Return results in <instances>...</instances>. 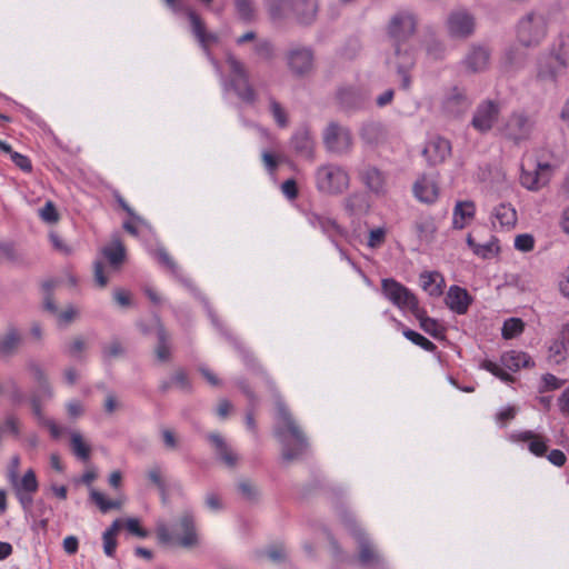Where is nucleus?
Segmentation results:
<instances>
[{
    "mask_svg": "<svg viewBox=\"0 0 569 569\" xmlns=\"http://www.w3.org/2000/svg\"><path fill=\"white\" fill-rule=\"evenodd\" d=\"M417 27L416 17L406 10L395 13L387 26L388 37L395 49L386 59V67L393 71H409L415 67V57L407 48V41L413 36Z\"/></svg>",
    "mask_w": 569,
    "mask_h": 569,
    "instance_id": "f257e3e1",
    "label": "nucleus"
},
{
    "mask_svg": "<svg viewBox=\"0 0 569 569\" xmlns=\"http://www.w3.org/2000/svg\"><path fill=\"white\" fill-rule=\"evenodd\" d=\"M274 435L281 443L282 459L286 461L298 459L307 450L308 442L306 437L281 401H277Z\"/></svg>",
    "mask_w": 569,
    "mask_h": 569,
    "instance_id": "f03ea898",
    "label": "nucleus"
},
{
    "mask_svg": "<svg viewBox=\"0 0 569 569\" xmlns=\"http://www.w3.org/2000/svg\"><path fill=\"white\" fill-rule=\"evenodd\" d=\"M341 522L353 536L358 543L359 555L358 561L366 569H380L385 567V559L380 555L377 547L367 536L365 530L357 523L353 513L348 510L339 512Z\"/></svg>",
    "mask_w": 569,
    "mask_h": 569,
    "instance_id": "7ed1b4c3",
    "label": "nucleus"
},
{
    "mask_svg": "<svg viewBox=\"0 0 569 569\" xmlns=\"http://www.w3.org/2000/svg\"><path fill=\"white\" fill-rule=\"evenodd\" d=\"M515 34L522 48L538 47L548 34V19L539 11L523 14L515 26Z\"/></svg>",
    "mask_w": 569,
    "mask_h": 569,
    "instance_id": "20e7f679",
    "label": "nucleus"
},
{
    "mask_svg": "<svg viewBox=\"0 0 569 569\" xmlns=\"http://www.w3.org/2000/svg\"><path fill=\"white\" fill-rule=\"evenodd\" d=\"M157 537L166 545L178 543L182 547H192L197 543L194 520L191 513H183L170 528L164 522L157 526Z\"/></svg>",
    "mask_w": 569,
    "mask_h": 569,
    "instance_id": "39448f33",
    "label": "nucleus"
},
{
    "mask_svg": "<svg viewBox=\"0 0 569 569\" xmlns=\"http://www.w3.org/2000/svg\"><path fill=\"white\" fill-rule=\"evenodd\" d=\"M317 189L326 194H341L350 184L348 171L336 163H326L317 168L315 173Z\"/></svg>",
    "mask_w": 569,
    "mask_h": 569,
    "instance_id": "423d86ee",
    "label": "nucleus"
},
{
    "mask_svg": "<svg viewBox=\"0 0 569 569\" xmlns=\"http://www.w3.org/2000/svg\"><path fill=\"white\" fill-rule=\"evenodd\" d=\"M381 291L386 299L401 311L418 312L419 302L417 297L395 279H383L381 281Z\"/></svg>",
    "mask_w": 569,
    "mask_h": 569,
    "instance_id": "0eeeda50",
    "label": "nucleus"
},
{
    "mask_svg": "<svg viewBox=\"0 0 569 569\" xmlns=\"http://www.w3.org/2000/svg\"><path fill=\"white\" fill-rule=\"evenodd\" d=\"M323 146L329 153L342 156L352 148L350 130L337 122H330L322 133Z\"/></svg>",
    "mask_w": 569,
    "mask_h": 569,
    "instance_id": "6e6552de",
    "label": "nucleus"
},
{
    "mask_svg": "<svg viewBox=\"0 0 569 569\" xmlns=\"http://www.w3.org/2000/svg\"><path fill=\"white\" fill-rule=\"evenodd\" d=\"M248 73H221L220 82L227 98H238L243 102L254 100V91L249 84Z\"/></svg>",
    "mask_w": 569,
    "mask_h": 569,
    "instance_id": "1a4fd4ad",
    "label": "nucleus"
},
{
    "mask_svg": "<svg viewBox=\"0 0 569 569\" xmlns=\"http://www.w3.org/2000/svg\"><path fill=\"white\" fill-rule=\"evenodd\" d=\"M528 167L529 163L521 166L520 183L523 188L537 191L549 182L552 171L550 163L537 162L532 164V169Z\"/></svg>",
    "mask_w": 569,
    "mask_h": 569,
    "instance_id": "9d476101",
    "label": "nucleus"
},
{
    "mask_svg": "<svg viewBox=\"0 0 569 569\" xmlns=\"http://www.w3.org/2000/svg\"><path fill=\"white\" fill-rule=\"evenodd\" d=\"M306 219L310 227L319 229L326 237H328L331 240L335 247L339 250L341 258L350 261L346 252L339 247V244L336 241L337 237H345L347 232L340 224H338V222L335 219L323 214H319L317 212H308L306 214Z\"/></svg>",
    "mask_w": 569,
    "mask_h": 569,
    "instance_id": "9b49d317",
    "label": "nucleus"
},
{
    "mask_svg": "<svg viewBox=\"0 0 569 569\" xmlns=\"http://www.w3.org/2000/svg\"><path fill=\"white\" fill-rule=\"evenodd\" d=\"M14 490L16 497L19 500L22 509L29 511L33 503L32 495L38 490V480L32 469H29L24 475L9 481Z\"/></svg>",
    "mask_w": 569,
    "mask_h": 569,
    "instance_id": "f8f14e48",
    "label": "nucleus"
},
{
    "mask_svg": "<svg viewBox=\"0 0 569 569\" xmlns=\"http://www.w3.org/2000/svg\"><path fill=\"white\" fill-rule=\"evenodd\" d=\"M508 441L517 445H526L529 452L536 457H545L548 451L549 439L531 430H516L507 436Z\"/></svg>",
    "mask_w": 569,
    "mask_h": 569,
    "instance_id": "ddd939ff",
    "label": "nucleus"
},
{
    "mask_svg": "<svg viewBox=\"0 0 569 569\" xmlns=\"http://www.w3.org/2000/svg\"><path fill=\"white\" fill-rule=\"evenodd\" d=\"M499 113V103L492 100L482 101L473 112L471 126L480 133L489 132L497 122Z\"/></svg>",
    "mask_w": 569,
    "mask_h": 569,
    "instance_id": "4468645a",
    "label": "nucleus"
},
{
    "mask_svg": "<svg viewBox=\"0 0 569 569\" xmlns=\"http://www.w3.org/2000/svg\"><path fill=\"white\" fill-rule=\"evenodd\" d=\"M117 201L119 206L131 217V221L123 222V229L144 242L156 240L154 232L150 223L142 217L138 216L120 196L117 197Z\"/></svg>",
    "mask_w": 569,
    "mask_h": 569,
    "instance_id": "2eb2a0df",
    "label": "nucleus"
},
{
    "mask_svg": "<svg viewBox=\"0 0 569 569\" xmlns=\"http://www.w3.org/2000/svg\"><path fill=\"white\" fill-rule=\"evenodd\" d=\"M475 17L467 10H457L447 19V30L450 37L466 39L475 32Z\"/></svg>",
    "mask_w": 569,
    "mask_h": 569,
    "instance_id": "dca6fc26",
    "label": "nucleus"
},
{
    "mask_svg": "<svg viewBox=\"0 0 569 569\" xmlns=\"http://www.w3.org/2000/svg\"><path fill=\"white\" fill-rule=\"evenodd\" d=\"M531 131V120L523 113H513L506 122L502 134L515 143H520L530 137Z\"/></svg>",
    "mask_w": 569,
    "mask_h": 569,
    "instance_id": "f3484780",
    "label": "nucleus"
},
{
    "mask_svg": "<svg viewBox=\"0 0 569 569\" xmlns=\"http://www.w3.org/2000/svg\"><path fill=\"white\" fill-rule=\"evenodd\" d=\"M286 60L291 71H310L315 68V52L308 46H292L287 51Z\"/></svg>",
    "mask_w": 569,
    "mask_h": 569,
    "instance_id": "a211bd4d",
    "label": "nucleus"
},
{
    "mask_svg": "<svg viewBox=\"0 0 569 569\" xmlns=\"http://www.w3.org/2000/svg\"><path fill=\"white\" fill-rule=\"evenodd\" d=\"M187 16L189 18L193 36L198 40L200 47L202 48L207 57H210L211 46L217 44L219 42L218 34L214 32L207 31L203 20L194 10L188 9Z\"/></svg>",
    "mask_w": 569,
    "mask_h": 569,
    "instance_id": "6ab92c4d",
    "label": "nucleus"
},
{
    "mask_svg": "<svg viewBox=\"0 0 569 569\" xmlns=\"http://www.w3.org/2000/svg\"><path fill=\"white\" fill-rule=\"evenodd\" d=\"M290 146L299 157L306 159L313 158L315 139L307 126H301L293 132Z\"/></svg>",
    "mask_w": 569,
    "mask_h": 569,
    "instance_id": "aec40b11",
    "label": "nucleus"
},
{
    "mask_svg": "<svg viewBox=\"0 0 569 569\" xmlns=\"http://www.w3.org/2000/svg\"><path fill=\"white\" fill-rule=\"evenodd\" d=\"M412 191L418 201L427 204L436 202L439 197V187L436 179L427 174L417 179Z\"/></svg>",
    "mask_w": 569,
    "mask_h": 569,
    "instance_id": "412c9836",
    "label": "nucleus"
},
{
    "mask_svg": "<svg viewBox=\"0 0 569 569\" xmlns=\"http://www.w3.org/2000/svg\"><path fill=\"white\" fill-rule=\"evenodd\" d=\"M33 371H34V378L38 381V388L34 391L32 399H31L32 411H33V415L37 417V419H42L41 403L44 400L51 399L53 396V392H52L51 386L49 385V382L46 379L43 371L38 367H36Z\"/></svg>",
    "mask_w": 569,
    "mask_h": 569,
    "instance_id": "4be33fe9",
    "label": "nucleus"
},
{
    "mask_svg": "<svg viewBox=\"0 0 569 569\" xmlns=\"http://www.w3.org/2000/svg\"><path fill=\"white\" fill-rule=\"evenodd\" d=\"M472 301V297L468 293V291L465 288H461L459 286H451L448 289L446 296V305L452 312L457 315L467 313Z\"/></svg>",
    "mask_w": 569,
    "mask_h": 569,
    "instance_id": "5701e85b",
    "label": "nucleus"
},
{
    "mask_svg": "<svg viewBox=\"0 0 569 569\" xmlns=\"http://www.w3.org/2000/svg\"><path fill=\"white\" fill-rule=\"evenodd\" d=\"M490 50L485 46H472L466 54L462 66L467 71H482L490 64Z\"/></svg>",
    "mask_w": 569,
    "mask_h": 569,
    "instance_id": "b1692460",
    "label": "nucleus"
},
{
    "mask_svg": "<svg viewBox=\"0 0 569 569\" xmlns=\"http://www.w3.org/2000/svg\"><path fill=\"white\" fill-rule=\"evenodd\" d=\"M360 176L362 182L371 192L376 194L387 192V177L378 168L369 166L361 171Z\"/></svg>",
    "mask_w": 569,
    "mask_h": 569,
    "instance_id": "393cba45",
    "label": "nucleus"
},
{
    "mask_svg": "<svg viewBox=\"0 0 569 569\" xmlns=\"http://www.w3.org/2000/svg\"><path fill=\"white\" fill-rule=\"evenodd\" d=\"M476 214V204L470 200L457 201L452 211V228L463 229Z\"/></svg>",
    "mask_w": 569,
    "mask_h": 569,
    "instance_id": "a878e982",
    "label": "nucleus"
},
{
    "mask_svg": "<svg viewBox=\"0 0 569 569\" xmlns=\"http://www.w3.org/2000/svg\"><path fill=\"white\" fill-rule=\"evenodd\" d=\"M451 153V143L448 139L437 137L430 140L425 148V154L432 163H439L446 160Z\"/></svg>",
    "mask_w": 569,
    "mask_h": 569,
    "instance_id": "bb28decb",
    "label": "nucleus"
},
{
    "mask_svg": "<svg viewBox=\"0 0 569 569\" xmlns=\"http://www.w3.org/2000/svg\"><path fill=\"white\" fill-rule=\"evenodd\" d=\"M291 8L299 23L311 24L318 13V0H293Z\"/></svg>",
    "mask_w": 569,
    "mask_h": 569,
    "instance_id": "cd10ccee",
    "label": "nucleus"
},
{
    "mask_svg": "<svg viewBox=\"0 0 569 569\" xmlns=\"http://www.w3.org/2000/svg\"><path fill=\"white\" fill-rule=\"evenodd\" d=\"M491 222L495 228L499 224L501 228L510 229L517 222V211L509 203H500L493 209Z\"/></svg>",
    "mask_w": 569,
    "mask_h": 569,
    "instance_id": "c85d7f7f",
    "label": "nucleus"
},
{
    "mask_svg": "<svg viewBox=\"0 0 569 569\" xmlns=\"http://www.w3.org/2000/svg\"><path fill=\"white\" fill-rule=\"evenodd\" d=\"M528 54L519 46L511 44L507 47L500 57V62L503 68L520 69L525 67Z\"/></svg>",
    "mask_w": 569,
    "mask_h": 569,
    "instance_id": "c756f323",
    "label": "nucleus"
},
{
    "mask_svg": "<svg viewBox=\"0 0 569 569\" xmlns=\"http://www.w3.org/2000/svg\"><path fill=\"white\" fill-rule=\"evenodd\" d=\"M208 438L211 441L212 446L214 447L216 453L219 457V459L223 461V463L227 467H234L238 461V456L228 446L224 439L218 433H210Z\"/></svg>",
    "mask_w": 569,
    "mask_h": 569,
    "instance_id": "7c9ffc66",
    "label": "nucleus"
},
{
    "mask_svg": "<svg viewBox=\"0 0 569 569\" xmlns=\"http://www.w3.org/2000/svg\"><path fill=\"white\" fill-rule=\"evenodd\" d=\"M22 342L21 332L13 326L8 327L7 331L0 336V355H13Z\"/></svg>",
    "mask_w": 569,
    "mask_h": 569,
    "instance_id": "2f4dec72",
    "label": "nucleus"
},
{
    "mask_svg": "<svg viewBox=\"0 0 569 569\" xmlns=\"http://www.w3.org/2000/svg\"><path fill=\"white\" fill-rule=\"evenodd\" d=\"M500 362L510 371H518L521 368L532 365L531 358L526 352L517 350L503 352L500 357Z\"/></svg>",
    "mask_w": 569,
    "mask_h": 569,
    "instance_id": "473e14b6",
    "label": "nucleus"
},
{
    "mask_svg": "<svg viewBox=\"0 0 569 569\" xmlns=\"http://www.w3.org/2000/svg\"><path fill=\"white\" fill-rule=\"evenodd\" d=\"M338 98L343 108L357 110L363 108L368 98L355 88H343L339 90Z\"/></svg>",
    "mask_w": 569,
    "mask_h": 569,
    "instance_id": "72a5a7b5",
    "label": "nucleus"
},
{
    "mask_svg": "<svg viewBox=\"0 0 569 569\" xmlns=\"http://www.w3.org/2000/svg\"><path fill=\"white\" fill-rule=\"evenodd\" d=\"M443 278L439 272L426 271L420 274L421 288L432 297H439L442 293Z\"/></svg>",
    "mask_w": 569,
    "mask_h": 569,
    "instance_id": "f704fd0d",
    "label": "nucleus"
},
{
    "mask_svg": "<svg viewBox=\"0 0 569 569\" xmlns=\"http://www.w3.org/2000/svg\"><path fill=\"white\" fill-rule=\"evenodd\" d=\"M415 231L418 238L425 242H431L437 231L435 219L431 216L420 217L415 221Z\"/></svg>",
    "mask_w": 569,
    "mask_h": 569,
    "instance_id": "c9c22d12",
    "label": "nucleus"
},
{
    "mask_svg": "<svg viewBox=\"0 0 569 569\" xmlns=\"http://www.w3.org/2000/svg\"><path fill=\"white\" fill-rule=\"evenodd\" d=\"M102 254L113 269H118L124 260L126 250L119 239H114L109 246L102 249Z\"/></svg>",
    "mask_w": 569,
    "mask_h": 569,
    "instance_id": "e433bc0d",
    "label": "nucleus"
},
{
    "mask_svg": "<svg viewBox=\"0 0 569 569\" xmlns=\"http://www.w3.org/2000/svg\"><path fill=\"white\" fill-rule=\"evenodd\" d=\"M412 315L419 320L420 327L426 333L437 339L443 337V328L435 319L427 317L420 307H418V312H412Z\"/></svg>",
    "mask_w": 569,
    "mask_h": 569,
    "instance_id": "4c0bfd02",
    "label": "nucleus"
},
{
    "mask_svg": "<svg viewBox=\"0 0 569 569\" xmlns=\"http://www.w3.org/2000/svg\"><path fill=\"white\" fill-rule=\"evenodd\" d=\"M70 446L78 459L87 461L90 458V446L83 440L80 432L72 431L70 433Z\"/></svg>",
    "mask_w": 569,
    "mask_h": 569,
    "instance_id": "58836bf2",
    "label": "nucleus"
},
{
    "mask_svg": "<svg viewBox=\"0 0 569 569\" xmlns=\"http://www.w3.org/2000/svg\"><path fill=\"white\" fill-rule=\"evenodd\" d=\"M154 322L157 326V337H158V346L156 349V353L160 361H166L167 359H169V356H170V348L168 345V335L157 317L154 318Z\"/></svg>",
    "mask_w": 569,
    "mask_h": 569,
    "instance_id": "ea45409f",
    "label": "nucleus"
},
{
    "mask_svg": "<svg viewBox=\"0 0 569 569\" xmlns=\"http://www.w3.org/2000/svg\"><path fill=\"white\" fill-rule=\"evenodd\" d=\"M171 385L177 387L178 389L182 391H190L191 390V382L187 376V373L183 370L176 371L170 381H163L160 386V389L162 391H167Z\"/></svg>",
    "mask_w": 569,
    "mask_h": 569,
    "instance_id": "a19ab883",
    "label": "nucleus"
},
{
    "mask_svg": "<svg viewBox=\"0 0 569 569\" xmlns=\"http://www.w3.org/2000/svg\"><path fill=\"white\" fill-rule=\"evenodd\" d=\"M345 208L351 214H359L368 210V203L362 194L353 193L345 200Z\"/></svg>",
    "mask_w": 569,
    "mask_h": 569,
    "instance_id": "79ce46f5",
    "label": "nucleus"
},
{
    "mask_svg": "<svg viewBox=\"0 0 569 569\" xmlns=\"http://www.w3.org/2000/svg\"><path fill=\"white\" fill-rule=\"evenodd\" d=\"M148 250L150 253L154 254V257L159 260L160 263H162L164 267L170 269L174 274L178 276L179 268L176 264V262L172 260V258L169 256V253L166 251V249L157 243V247L153 249L151 244L148 246Z\"/></svg>",
    "mask_w": 569,
    "mask_h": 569,
    "instance_id": "37998d69",
    "label": "nucleus"
},
{
    "mask_svg": "<svg viewBox=\"0 0 569 569\" xmlns=\"http://www.w3.org/2000/svg\"><path fill=\"white\" fill-rule=\"evenodd\" d=\"M264 2L273 21L282 20L290 4L289 0H264Z\"/></svg>",
    "mask_w": 569,
    "mask_h": 569,
    "instance_id": "c03bdc74",
    "label": "nucleus"
},
{
    "mask_svg": "<svg viewBox=\"0 0 569 569\" xmlns=\"http://www.w3.org/2000/svg\"><path fill=\"white\" fill-rule=\"evenodd\" d=\"M569 347L568 342L562 338L555 340L548 350V357L555 363H560L566 359L567 348Z\"/></svg>",
    "mask_w": 569,
    "mask_h": 569,
    "instance_id": "a18cd8bd",
    "label": "nucleus"
},
{
    "mask_svg": "<svg viewBox=\"0 0 569 569\" xmlns=\"http://www.w3.org/2000/svg\"><path fill=\"white\" fill-rule=\"evenodd\" d=\"M523 322L519 318H510L503 322L502 337L505 339H512L519 336L523 331Z\"/></svg>",
    "mask_w": 569,
    "mask_h": 569,
    "instance_id": "49530a36",
    "label": "nucleus"
},
{
    "mask_svg": "<svg viewBox=\"0 0 569 569\" xmlns=\"http://www.w3.org/2000/svg\"><path fill=\"white\" fill-rule=\"evenodd\" d=\"M480 369H483L490 373H492L495 377L500 379L501 381L509 383L513 381V377L506 372L498 363L491 361V360H483L480 363Z\"/></svg>",
    "mask_w": 569,
    "mask_h": 569,
    "instance_id": "de8ad7c7",
    "label": "nucleus"
},
{
    "mask_svg": "<svg viewBox=\"0 0 569 569\" xmlns=\"http://www.w3.org/2000/svg\"><path fill=\"white\" fill-rule=\"evenodd\" d=\"M270 113L278 127L286 128L289 124L286 109L273 99L270 100Z\"/></svg>",
    "mask_w": 569,
    "mask_h": 569,
    "instance_id": "09e8293b",
    "label": "nucleus"
},
{
    "mask_svg": "<svg viewBox=\"0 0 569 569\" xmlns=\"http://www.w3.org/2000/svg\"><path fill=\"white\" fill-rule=\"evenodd\" d=\"M90 497L102 512H107L111 509H118L120 507L118 501L107 499L103 493L97 491L96 489L91 490Z\"/></svg>",
    "mask_w": 569,
    "mask_h": 569,
    "instance_id": "8fccbe9b",
    "label": "nucleus"
},
{
    "mask_svg": "<svg viewBox=\"0 0 569 569\" xmlns=\"http://www.w3.org/2000/svg\"><path fill=\"white\" fill-rule=\"evenodd\" d=\"M147 477L164 496L166 482H164V478H163L162 467L159 465L151 466L147 471Z\"/></svg>",
    "mask_w": 569,
    "mask_h": 569,
    "instance_id": "3c124183",
    "label": "nucleus"
},
{
    "mask_svg": "<svg viewBox=\"0 0 569 569\" xmlns=\"http://www.w3.org/2000/svg\"><path fill=\"white\" fill-rule=\"evenodd\" d=\"M403 336L408 340H410L412 343L421 347L426 351H433L436 349V346L433 342H431L426 337H423L422 335H420L411 329L403 330Z\"/></svg>",
    "mask_w": 569,
    "mask_h": 569,
    "instance_id": "603ef678",
    "label": "nucleus"
},
{
    "mask_svg": "<svg viewBox=\"0 0 569 569\" xmlns=\"http://www.w3.org/2000/svg\"><path fill=\"white\" fill-rule=\"evenodd\" d=\"M238 490L247 501L254 502L258 500L259 491L252 482L248 480L239 481Z\"/></svg>",
    "mask_w": 569,
    "mask_h": 569,
    "instance_id": "864d4df0",
    "label": "nucleus"
},
{
    "mask_svg": "<svg viewBox=\"0 0 569 569\" xmlns=\"http://www.w3.org/2000/svg\"><path fill=\"white\" fill-rule=\"evenodd\" d=\"M499 251L498 241L495 238H491L486 243H478V247L476 249L477 256L487 259L493 257Z\"/></svg>",
    "mask_w": 569,
    "mask_h": 569,
    "instance_id": "5fc2aeb1",
    "label": "nucleus"
},
{
    "mask_svg": "<svg viewBox=\"0 0 569 569\" xmlns=\"http://www.w3.org/2000/svg\"><path fill=\"white\" fill-rule=\"evenodd\" d=\"M518 411L519 409L516 406L503 407L496 413V422L499 425V427L503 428L508 425L509 421L515 419Z\"/></svg>",
    "mask_w": 569,
    "mask_h": 569,
    "instance_id": "6e6d98bb",
    "label": "nucleus"
},
{
    "mask_svg": "<svg viewBox=\"0 0 569 569\" xmlns=\"http://www.w3.org/2000/svg\"><path fill=\"white\" fill-rule=\"evenodd\" d=\"M236 9L240 19L250 21L254 17V8L251 0H234Z\"/></svg>",
    "mask_w": 569,
    "mask_h": 569,
    "instance_id": "4d7b16f0",
    "label": "nucleus"
},
{
    "mask_svg": "<svg viewBox=\"0 0 569 569\" xmlns=\"http://www.w3.org/2000/svg\"><path fill=\"white\" fill-rule=\"evenodd\" d=\"M562 386V381L555 375L546 373L541 377L539 392H546L550 390H557Z\"/></svg>",
    "mask_w": 569,
    "mask_h": 569,
    "instance_id": "13d9d810",
    "label": "nucleus"
},
{
    "mask_svg": "<svg viewBox=\"0 0 569 569\" xmlns=\"http://www.w3.org/2000/svg\"><path fill=\"white\" fill-rule=\"evenodd\" d=\"M535 247V239L529 233L518 234L515 239V248L521 252H529Z\"/></svg>",
    "mask_w": 569,
    "mask_h": 569,
    "instance_id": "bf43d9fd",
    "label": "nucleus"
},
{
    "mask_svg": "<svg viewBox=\"0 0 569 569\" xmlns=\"http://www.w3.org/2000/svg\"><path fill=\"white\" fill-rule=\"evenodd\" d=\"M39 216L43 221L48 223H54L59 220V214L51 201H47L46 204L39 210Z\"/></svg>",
    "mask_w": 569,
    "mask_h": 569,
    "instance_id": "052dcab7",
    "label": "nucleus"
},
{
    "mask_svg": "<svg viewBox=\"0 0 569 569\" xmlns=\"http://www.w3.org/2000/svg\"><path fill=\"white\" fill-rule=\"evenodd\" d=\"M378 133H379V126L375 122L365 123L360 129V137L369 143H372L376 141Z\"/></svg>",
    "mask_w": 569,
    "mask_h": 569,
    "instance_id": "680f3d73",
    "label": "nucleus"
},
{
    "mask_svg": "<svg viewBox=\"0 0 569 569\" xmlns=\"http://www.w3.org/2000/svg\"><path fill=\"white\" fill-rule=\"evenodd\" d=\"M386 239V229L382 227L370 230L367 246L375 249L380 247Z\"/></svg>",
    "mask_w": 569,
    "mask_h": 569,
    "instance_id": "e2e57ef3",
    "label": "nucleus"
},
{
    "mask_svg": "<svg viewBox=\"0 0 569 569\" xmlns=\"http://www.w3.org/2000/svg\"><path fill=\"white\" fill-rule=\"evenodd\" d=\"M256 53L262 59H270L273 54V46L269 40H260L254 46Z\"/></svg>",
    "mask_w": 569,
    "mask_h": 569,
    "instance_id": "0e129e2a",
    "label": "nucleus"
},
{
    "mask_svg": "<svg viewBox=\"0 0 569 569\" xmlns=\"http://www.w3.org/2000/svg\"><path fill=\"white\" fill-rule=\"evenodd\" d=\"M103 358L110 360L116 358L122 353L121 343L117 340L111 341L110 343L103 346L102 348Z\"/></svg>",
    "mask_w": 569,
    "mask_h": 569,
    "instance_id": "69168bd1",
    "label": "nucleus"
},
{
    "mask_svg": "<svg viewBox=\"0 0 569 569\" xmlns=\"http://www.w3.org/2000/svg\"><path fill=\"white\" fill-rule=\"evenodd\" d=\"M11 160L17 167H19L24 172H30L32 169L30 159L27 156H23L19 152H12Z\"/></svg>",
    "mask_w": 569,
    "mask_h": 569,
    "instance_id": "338daca9",
    "label": "nucleus"
},
{
    "mask_svg": "<svg viewBox=\"0 0 569 569\" xmlns=\"http://www.w3.org/2000/svg\"><path fill=\"white\" fill-rule=\"evenodd\" d=\"M558 226L565 234L569 236V203L562 208Z\"/></svg>",
    "mask_w": 569,
    "mask_h": 569,
    "instance_id": "774afa93",
    "label": "nucleus"
}]
</instances>
